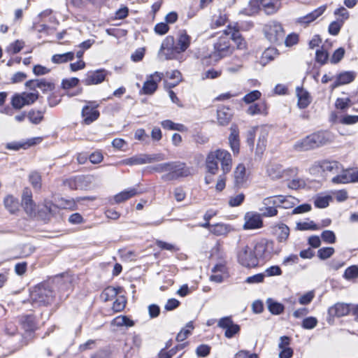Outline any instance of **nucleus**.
Returning <instances> with one entry per match:
<instances>
[{
    "label": "nucleus",
    "mask_w": 358,
    "mask_h": 358,
    "mask_svg": "<svg viewBox=\"0 0 358 358\" xmlns=\"http://www.w3.org/2000/svg\"><path fill=\"white\" fill-rule=\"evenodd\" d=\"M217 159H220L221 168L224 174L231 171L232 159L231 154L222 149H217L209 152L206 159V167L207 171L211 175H215L218 171Z\"/></svg>",
    "instance_id": "nucleus-1"
},
{
    "label": "nucleus",
    "mask_w": 358,
    "mask_h": 358,
    "mask_svg": "<svg viewBox=\"0 0 358 358\" xmlns=\"http://www.w3.org/2000/svg\"><path fill=\"white\" fill-rule=\"evenodd\" d=\"M334 136L329 131H319L313 133L296 141L294 145L295 150L299 152L315 149L331 143Z\"/></svg>",
    "instance_id": "nucleus-2"
},
{
    "label": "nucleus",
    "mask_w": 358,
    "mask_h": 358,
    "mask_svg": "<svg viewBox=\"0 0 358 358\" xmlns=\"http://www.w3.org/2000/svg\"><path fill=\"white\" fill-rule=\"evenodd\" d=\"M54 293L48 283H43L34 287L30 294L32 303L36 306H48L54 299Z\"/></svg>",
    "instance_id": "nucleus-3"
},
{
    "label": "nucleus",
    "mask_w": 358,
    "mask_h": 358,
    "mask_svg": "<svg viewBox=\"0 0 358 358\" xmlns=\"http://www.w3.org/2000/svg\"><path fill=\"white\" fill-rule=\"evenodd\" d=\"M191 43V37L187 34L185 31H181L179 33L177 43L175 47L174 40L173 37L169 36L162 42L160 48V52H164L166 50L170 51L173 49L178 53L185 52Z\"/></svg>",
    "instance_id": "nucleus-4"
},
{
    "label": "nucleus",
    "mask_w": 358,
    "mask_h": 358,
    "mask_svg": "<svg viewBox=\"0 0 358 358\" xmlns=\"http://www.w3.org/2000/svg\"><path fill=\"white\" fill-rule=\"evenodd\" d=\"M236 257L238 263L247 268L255 267L259 264L252 246L245 243L238 244L236 248Z\"/></svg>",
    "instance_id": "nucleus-5"
},
{
    "label": "nucleus",
    "mask_w": 358,
    "mask_h": 358,
    "mask_svg": "<svg viewBox=\"0 0 358 358\" xmlns=\"http://www.w3.org/2000/svg\"><path fill=\"white\" fill-rule=\"evenodd\" d=\"M230 41L229 34L224 33V30L213 45L214 50L212 57H215L216 60H219L231 55L233 53L234 47L231 46Z\"/></svg>",
    "instance_id": "nucleus-6"
},
{
    "label": "nucleus",
    "mask_w": 358,
    "mask_h": 358,
    "mask_svg": "<svg viewBox=\"0 0 358 358\" xmlns=\"http://www.w3.org/2000/svg\"><path fill=\"white\" fill-rule=\"evenodd\" d=\"M263 30L266 38L271 43L280 45L283 43L285 31L281 23L270 21L264 25Z\"/></svg>",
    "instance_id": "nucleus-7"
},
{
    "label": "nucleus",
    "mask_w": 358,
    "mask_h": 358,
    "mask_svg": "<svg viewBox=\"0 0 358 358\" xmlns=\"http://www.w3.org/2000/svg\"><path fill=\"white\" fill-rule=\"evenodd\" d=\"M165 159L164 154H139L134 155L130 158L126 159L123 161V164L127 165H142L145 164H150L153 162H160Z\"/></svg>",
    "instance_id": "nucleus-8"
},
{
    "label": "nucleus",
    "mask_w": 358,
    "mask_h": 358,
    "mask_svg": "<svg viewBox=\"0 0 358 358\" xmlns=\"http://www.w3.org/2000/svg\"><path fill=\"white\" fill-rule=\"evenodd\" d=\"M296 199L292 196L276 195L268 196L263 200V205H273L276 207L289 209L294 206Z\"/></svg>",
    "instance_id": "nucleus-9"
},
{
    "label": "nucleus",
    "mask_w": 358,
    "mask_h": 358,
    "mask_svg": "<svg viewBox=\"0 0 358 358\" xmlns=\"http://www.w3.org/2000/svg\"><path fill=\"white\" fill-rule=\"evenodd\" d=\"M169 173L162 176L164 180H173L190 175V171L185 164L181 162H171Z\"/></svg>",
    "instance_id": "nucleus-10"
},
{
    "label": "nucleus",
    "mask_w": 358,
    "mask_h": 358,
    "mask_svg": "<svg viewBox=\"0 0 358 358\" xmlns=\"http://www.w3.org/2000/svg\"><path fill=\"white\" fill-rule=\"evenodd\" d=\"M257 259H266L271 256L273 253H278V250H274V243L272 241L262 240L252 245Z\"/></svg>",
    "instance_id": "nucleus-11"
},
{
    "label": "nucleus",
    "mask_w": 358,
    "mask_h": 358,
    "mask_svg": "<svg viewBox=\"0 0 358 358\" xmlns=\"http://www.w3.org/2000/svg\"><path fill=\"white\" fill-rule=\"evenodd\" d=\"M164 76L163 73L155 71L150 74L147 80L143 83V87L140 91L141 94L151 95L155 93L158 87V83L162 80Z\"/></svg>",
    "instance_id": "nucleus-12"
},
{
    "label": "nucleus",
    "mask_w": 358,
    "mask_h": 358,
    "mask_svg": "<svg viewBox=\"0 0 358 358\" xmlns=\"http://www.w3.org/2000/svg\"><path fill=\"white\" fill-rule=\"evenodd\" d=\"M217 326L221 329H225L224 336L227 338H233L241 329L240 326L234 323L230 316L220 318Z\"/></svg>",
    "instance_id": "nucleus-13"
},
{
    "label": "nucleus",
    "mask_w": 358,
    "mask_h": 358,
    "mask_svg": "<svg viewBox=\"0 0 358 358\" xmlns=\"http://www.w3.org/2000/svg\"><path fill=\"white\" fill-rule=\"evenodd\" d=\"M89 105L83 108L81 115L83 118V122L85 124H90L99 117V112L96 110L98 104L95 101H88Z\"/></svg>",
    "instance_id": "nucleus-14"
},
{
    "label": "nucleus",
    "mask_w": 358,
    "mask_h": 358,
    "mask_svg": "<svg viewBox=\"0 0 358 358\" xmlns=\"http://www.w3.org/2000/svg\"><path fill=\"white\" fill-rule=\"evenodd\" d=\"M243 229L245 230L260 229L263 227L262 215L256 212H248L244 216Z\"/></svg>",
    "instance_id": "nucleus-15"
},
{
    "label": "nucleus",
    "mask_w": 358,
    "mask_h": 358,
    "mask_svg": "<svg viewBox=\"0 0 358 358\" xmlns=\"http://www.w3.org/2000/svg\"><path fill=\"white\" fill-rule=\"evenodd\" d=\"M25 86L31 91H36L39 88L43 92L52 91L55 86L54 84L44 78L29 80L26 82Z\"/></svg>",
    "instance_id": "nucleus-16"
},
{
    "label": "nucleus",
    "mask_w": 358,
    "mask_h": 358,
    "mask_svg": "<svg viewBox=\"0 0 358 358\" xmlns=\"http://www.w3.org/2000/svg\"><path fill=\"white\" fill-rule=\"evenodd\" d=\"M107 76V71L105 69H99L87 73L83 83L85 85H98L104 81Z\"/></svg>",
    "instance_id": "nucleus-17"
},
{
    "label": "nucleus",
    "mask_w": 358,
    "mask_h": 358,
    "mask_svg": "<svg viewBox=\"0 0 358 358\" xmlns=\"http://www.w3.org/2000/svg\"><path fill=\"white\" fill-rule=\"evenodd\" d=\"M327 9L326 5H322L311 13L303 16L298 17L295 20V22L301 26H307L310 22L315 21L317 17L321 16Z\"/></svg>",
    "instance_id": "nucleus-18"
},
{
    "label": "nucleus",
    "mask_w": 358,
    "mask_h": 358,
    "mask_svg": "<svg viewBox=\"0 0 358 358\" xmlns=\"http://www.w3.org/2000/svg\"><path fill=\"white\" fill-rule=\"evenodd\" d=\"M224 33L229 34L231 40H232L236 43V48L238 49L243 50L246 48L245 41L239 33V31L234 27L229 25L227 28L224 29Z\"/></svg>",
    "instance_id": "nucleus-19"
},
{
    "label": "nucleus",
    "mask_w": 358,
    "mask_h": 358,
    "mask_svg": "<svg viewBox=\"0 0 358 358\" xmlns=\"http://www.w3.org/2000/svg\"><path fill=\"white\" fill-rule=\"evenodd\" d=\"M350 305L344 303H337L330 307L328 313L331 317H343L350 313Z\"/></svg>",
    "instance_id": "nucleus-20"
},
{
    "label": "nucleus",
    "mask_w": 358,
    "mask_h": 358,
    "mask_svg": "<svg viewBox=\"0 0 358 358\" xmlns=\"http://www.w3.org/2000/svg\"><path fill=\"white\" fill-rule=\"evenodd\" d=\"M296 93L298 98V106L301 109L307 108L312 101L309 92L303 87H297L296 89Z\"/></svg>",
    "instance_id": "nucleus-21"
},
{
    "label": "nucleus",
    "mask_w": 358,
    "mask_h": 358,
    "mask_svg": "<svg viewBox=\"0 0 358 358\" xmlns=\"http://www.w3.org/2000/svg\"><path fill=\"white\" fill-rule=\"evenodd\" d=\"M229 142L234 154L239 152L240 141L239 132L236 127H231V134L229 136Z\"/></svg>",
    "instance_id": "nucleus-22"
},
{
    "label": "nucleus",
    "mask_w": 358,
    "mask_h": 358,
    "mask_svg": "<svg viewBox=\"0 0 358 358\" xmlns=\"http://www.w3.org/2000/svg\"><path fill=\"white\" fill-rule=\"evenodd\" d=\"M260 3L264 12L268 14H273L280 8V0H260Z\"/></svg>",
    "instance_id": "nucleus-23"
},
{
    "label": "nucleus",
    "mask_w": 358,
    "mask_h": 358,
    "mask_svg": "<svg viewBox=\"0 0 358 358\" xmlns=\"http://www.w3.org/2000/svg\"><path fill=\"white\" fill-rule=\"evenodd\" d=\"M139 193L140 192L138 191L137 188L131 187L117 194L115 196L114 199L115 203H119L128 200Z\"/></svg>",
    "instance_id": "nucleus-24"
},
{
    "label": "nucleus",
    "mask_w": 358,
    "mask_h": 358,
    "mask_svg": "<svg viewBox=\"0 0 358 358\" xmlns=\"http://www.w3.org/2000/svg\"><path fill=\"white\" fill-rule=\"evenodd\" d=\"M275 234L279 242H286L289 236V228L285 224H279L275 227Z\"/></svg>",
    "instance_id": "nucleus-25"
},
{
    "label": "nucleus",
    "mask_w": 358,
    "mask_h": 358,
    "mask_svg": "<svg viewBox=\"0 0 358 358\" xmlns=\"http://www.w3.org/2000/svg\"><path fill=\"white\" fill-rule=\"evenodd\" d=\"M235 184L238 187H241L246 181V169L243 164H239L234 171Z\"/></svg>",
    "instance_id": "nucleus-26"
},
{
    "label": "nucleus",
    "mask_w": 358,
    "mask_h": 358,
    "mask_svg": "<svg viewBox=\"0 0 358 358\" xmlns=\"http://www.w3.org/2000/svg\"><path fill=\"white\" fill-rule=\"evenodd\" d=\"M266 173L272 180L282 178V166L278 164H270L267 166Z\"/></svg>",
    "instance_id": "nucleus-27"
},
{
    "label": "nucleus",
    "mask_w": 358,
    "mask_h": 358,
    "mask_svg": "<svg viewBox=\"0 0 358 358\" xmlns=\"http://www.w3.org/2000/svg\"><path fill=\"white\" fill-rule=\"evenodd\" d=\"M320 168L324 172H330L333 173H338L341 169V164L336 161H322L320 165Z\"/></svg>",
    "instance_id": "nucleus-28"
},
{
    "label": "nucleus",
    "mask_w": 358,
    "mask_h": 358,
    "mask_svg": "<svg viewBox=\"0 0 358 358\" xmlns=\"http://www.w3.org/2000/svg\"><path fill=\"white\" fill-rule=\"evenodd\" d=\"M162 127L168 130L178 131L184 132L187 131V127L180 123H175L170 120H166L161 122Z\"/></svg>",
    "instance_id": "nucleus-29"
},
{
    "label": "nucleus",
    "mask_w": 358,
    "mask_h": 358,
    "mask_svg": "<svg viewBox=\"0 0 358 358\" xmlns=\"http://www.w3.org/2000/svg\"><path fill=\"white\" fill-rule=\"evenodd\" d=\"M230 225L223 223H217L212 225L210 231L215 236H225L230 231Z\"/></svg>",
    "instance_id": "nucleus-30"
},
{
    "label": "nucleus",
    "mask_w": 358,
    "mask_h": 358,
    "mask_svg": "<svg viewBox=\"0 0 358 358\" xmlns=\"http://www.w3.org/2000/svg\"><path fill=\"white\" fill-rule=\"evenodd\" d=\"M217 121L221 125L227 124L231 117L230 110L228 108H221L217 111Z\"/></svg>",
    "instance_id": "nucleus-31"
},
{
    "label": "nucleus",
    "mask_w": 358,
    "mask_h": 358,
    "mask_svg": "<svg viewBox=\"0 0 358 358\" xmlns=\"http://www.w3.org/2000/svg\"><path fill=\"white\" fill-rule=\"evenodd\" d=\"M266 304L268 310L273 315H280L284 311V306L280 303L273 301L272 299H268Z\"/></svg>",
    "instance_id": "nucleus-32"
},
{
    "label": "nucleus",
    "mask_w": 358,
    "mask_h": 358,
    "mask_svg": "<svg viewBox=\"0 0 358 358\" xmlns=\"http://www.w3.org/2000/svg\"><path fill=\"white\" fill-rule=\"evenodd\" d=\"M267 142V134L264 131H261L259 134L257 148H256V155L258 156H261L264 150H266Z\"/></svg>",
    "instance_id": "nucleus-33"
},
{
    "label": "nucleus",
    "mask_w": 358,
    "mask_h": 358,
    "mask_svg": "<svg viewBox=\"0 0 358 358\" xmlns=\"http://www.w3.org/2000/svg\"><path fill=\"white\" fill-rule=\"evenodd\" d=\"M6 208L11 213H15L19 208V202L13 196L8 195L4 199Z\"/></svg>",
    "instance_id": "nucleus-34"
},
{
    "label": "nucleus",
    "mask_w": 358,
    "mask_h": 358,
    "mask_svg": "<svg viewBox=\"0 0 358 358\" xmlns=\"http://www.w3.org/2000/svg\"><path fill=\"white\" fill-rule=\"evenodd\" d=\"M74 52H68L63 54H56L52 57V62L55 64H62L73 60Z\"/></svg>",
    "instance_id": "nucleus-35"
},
{
    "label": "nucleus",
    "mask_w": 358,
    "mask_h": 358,
    "mask_svg": "<svg viewBox=\"0 0 358 358\" xmlns=\"http://www.w3.org/2000/svg\"><path fill=\"white\" fill-rule=\"evenodd\" d=\"M120 287H108L101 293V298L104 301L112 300L120 293Z\"/></svg>",
    "instance_id": "nucleus-36"
},
{
    "label": "nucleus",
    "mask_w": 358,
    "mask_h": 358,
    "mask_svg": "<svg viewBox=\"0 0 358 358\" xmlns=\"http://www.w3.org/2000/svg\"><path fill=\"white\" fill-rule=\"evenodd\" d=\"M21 324L26 331H33L36 328L35 318L33 315H24L20 319Z\"/></svg>",
    "instance_id": "nucleus-37"
},
{
    "label": "nucleus",
    "mask_w": 358,
    "mask_h": 358,
    "mask_svg": "<svg viewBox=\"0 0 358 358\" xmlns=\"http://www.w3.org/2000/svg\"><path fill=\"white\" fill-rule=\"evenodd\" d=\"M357 73L355 71H344L339 73L336 77L338 78L340 83L347 85L355 79Z\"/></svg>",
    "instance_id": "nucleus-38"
},
{
    "label": "nucleus",
    "mask_w": 358,
    "mask_h": 358,
    "mask_svg": "<svg viewBox=\"0 0 358 358\" xmlns=\"http://www.w3.org/2000/svg\"><path fill=\"white\" fill-rule=\"evenodd\" d=\"M113 324L117 327H123L126 326L128 327H133L134 325V322L133 320H130L129 317L124 315H120L115 317L113 321Z\"/></svg>",
    "instance_id": "nucleus-39"
},
{
    "label": "nucleus",
    "mask_w": 358,
    "mask_h": 358,
    "mask_svg": "<svg viewBox=\"0 0 358 358\" xmlns=\"http://www.w3.org/2000/svg\"><path fill=\"white\" fill-rule=\"evenodd\" d=\"M29 181L34 188L40 189L41 187V176L37 171H31L29 176Z\"/></svg>",
    "instance_id": "nucleus-40"
},
{
    "label": "nucleus",
    "mask_w": 358,
    "mask_h": 358,
    "mask_svg": "<svg viewBox=\"0 0 358 358\" xmlns=\"http://www.w3.org/2000/svg\"><path fill=\"white\" fill-rule=\"evenodd\" d=\"M264 110L265 105L264 103H254L248 107L247 113L250 115H255L263 113Z\"/></svg>",
    "instance_id": "nucleus-41"
},
{
    "label": "nucleus",
    "mask_w": 358,
    "mask_h": 358,
    "mask_svg": "<svg viewBox=\"0 0 358 358\" xmlns=\"http://www.w3.org/2000/svg\"><path fill=\"white\" fill-rule=\"evenodd\" d=\"M331 199V198L329 196H317L314 201L315 206L318 208H327Z\"/></svg>",
    "instance_id": "nucleus-42"
},
{
    "label": "nucleus",
    "mask_w": 358,
    "mask_h": 358,
    "mask_svg": "<svg viewBox=\"0 0 358 358\" xmlns=\"http://www.w3.org/2000/svg\"><path fill=\"white\" fill-rule=\"evenodd\" d=\"M194 329L192 322H189L185 328L182 329L177 335L176 339L178 341H183L186 339L189 334H190L191 330Z\"/></svg>",
    "instance_id": "nucleus-43"
},
{
    "label": "nucleus",
    "mask_w": 358,
    "mask_h": 358,
    "mask_svg": "<svg viewBox=\"0 0 358 358\" xmlns=\"http://www.w3.org/2000/svg\"><path fill=\"white\" fill-rule=\"evenodd\" d=\"M264 206L260 208L262 215L264 217H273L278 214L276 206L273 205H264Z\"/></svg>",
    "instance_id": "nucleus-44"
},
{
    "label": "nucleus",
    "mask_w": 358,
    "mask_h": 358,
    "mask_svg": "<svg viewBox=\"0 0 358 358\" xmlns=\"http://www.w3.org/2000/svg\"><path fill=\"white\" fill-rule=\"evenodd\" d=\"M334 15L337 16L339 22H342V23L344 22L346 20H348L350 17V13L348 11V10L343 7L341 6L336 9L334 12Z\"/></svg>",
    "instance_id": "nucleus-45"
},
{
    "label": "nucleus",
    "mask_w": 358,
    "mask_h": 358,
    "mask_svg": "<svg viewBox=\"0 0 358 358\" xmlns=\"http://www.w3.org/2000/svg\"><path fill=\"white\" fill-rule=\"evenodd\" d=\"M261 6L260 0H250L249 1L248 8H245L247 15H252L258 12Z\"/></svg>",
    "instance_id": "nucleus-46"
},
{
    "label": "nucleus",
    "mask_w": 358,
    "mask_h": 358,
    "mask_svg": "<svg viewBox=\"0 0 358 358\" xmlns=\"http://www.w3.org/2000/svg\"><path fill=\"white\" fill-rule=\"evenodd\" d=\"M331 181L332 182L336 184H345L350 182L349 171H343L341 174L337 175L336 176L334 177Z\"/></svg>",
    "instance_id": "nucleus-47"
},
{
    "label": "nucleus",
    "mask_w": 358,
    "mask_h": 358,
    "mask_svg": "<svg viewBox=\"0 0 358 358\" xmlns=\"http://www.w3.org/2000/svg\"><path fill=\"white\" fill-rule=\"evenodd\" d=\"M22 96L24 101L26 105H30L34 103L38 98V91H33L32 92H22Z\"/></svg>",
    "instance_id": "nucleus-48"
},
{
    "label": "nucleus",
    "mask_w": 358,
    "mask_h": 358,
    "mask_svg": "<svg viewBox=\"0 0 358 358\" xmlns=\"http://www.w3.org/2000/svg\"><path fill=\"white\" fill-rule=\"evenodd\" d=\"M343 277L346 280H352L358 277V266H351L347 268L344 272Z\"/></svg>",
    "instance_id": "nucleus-49"
},
{
    "label": "nucleus",
    "mask_w": 358,
    "mask_h": 358,
    "mask_svg": "<svg viewBox=\"0 0 358 358\" xmlns=\"http://www.w3.org/2000/svg\"><path fill=\"white\" fill-rule=\"evenodd\" d=\"M351 105L352 101L350 98H338L335 103L336 108L342 110L348 108Z\"/></svg>",
    "instance_id": "nucleus-50"
},
{
    "label": "nucleus",
    "mask_w": 358,
    "mask_h": 358,
    "mask_svg": "<svg viewBox=\"0 0 358 358\" xmlns=\"http://www.w3.org/2000/svg\"><path fill=\"white\" fill-rule=\"evenodd\" d=\"M226 22L227 16L225 15L220 14L217 16H213L210 26L212 28L215 29L224 25Z\"/></svg>",
    "instance_id": "nucleus-51"
},
{
    "label": "nucleus",
    "mask_w": 358,
    "mask_h": 358,
    "mask_svg": "<svg viewBox=\"0 0 358 358\" xmlns=\"http://www.w3.org/2000/svg\"><path fill=\"white\" fill-rule=\"evenodd\" d=\"M334 253V249L331 247L320 248L317 251V256L321 259H327Z\"/></svg>",
    "instance_id": "nucleus-52"
},
{
    "label": "nucleus",
    "mask_w": 358,
    "mask_h": 358,
    "mask_svg": "<svg viewBox=\"0 0 358 358\" xmlns=\"http://www.w3.org/2000/svg\"><path fill=\"white\" fill-rule=\"evenodd\" d=\"M156 245L162 250H166L171 252H176L179 250V248L176 245L166 243L160 240L156 241Z\"/></svg>",
    "instance_id": "nucleus-53"
},
{
    "label": "nucleus",
    "mask_w": 358,
    "mask_h": 358,
    "mask_svg": "<svg viewBox=\"0 0 358 358\" xmlns=\"http://www.w3.org/2000/svg\"><path fill=\"white\" fill-rule=\"evenodd\" d=\"M28 117L31 122L37 124H39L43 118V115L41 111L31 110L28 113Z\"/></svg>",
    "instance_id": "nucleus-54"
},
{
    "label": "nucleus",
    "mask_w": 358,
    "mask_h": 358,
    "mask_svg": "<svg viewBox=\"0 0 358 358\" xmlns=\"http://www.w3.org/2000/svg\"><path fill=\"white\" fill-rule=\"evenodd\" d=\"M261 96V92L258 90H253L250 93L245 94L243 100L246 103H251L259 99Z\"/></svg>",
    "instance_id": "nucleus-55"
},
{
    "label": "nucleus",
    "mask_w": 358,
    "mask_h": 358,
    "mask_svg": "<svg viewBox=\"0 0 358 358\" xmlns=\"http://www.w3.org/2000/svg\"><path fill=\"white\" fill-rule=\"evenodd\" d=\"M11 103L13 108L20 109L25 106L22 94H15L11 100Z\"/></svg>",
    "instance_id": "nucleus-56"
},
{
    "label": "nucleus",
    "mask_w": 358,
    "mask_h": 358,
    "mask_svg": "<svg viewBox=\"0 0 358 358\" xmlns=\"http://www.w3.org/2000/svg\"><path fill=\"white\" fill-rule=\"evenodd\" d=\"M296 228L299 230H317L319 227L314 223L313 221L303 222L297 223Z\"/></svg>",
    "instance_id": "nucleus-57"
},
{
    "label": "nucleus",
    "mask_w": 358,
    "mask_h": 358,
    "mask_svg": "<svg viewBox=\"0 0 358 358\" xmlns=\"http://www.w3.org/2000/svg\"><path fill=\"white\" fill-rule=\"evenodd\" d=\"M345 52V49L343 48H339L336 49L334 52V53L330 59L331 63V64L338 63L344 57Z\"/></svg>",
    "instance_id": "nucleus-58"
},
{
    "label": "nucleus",
    "mask_w": 358,
    "mask_h": 358,
    "mask_svg": "<svg viewBox=\"0 0 358 358\" xmlns=\"http://www.w3.org/2000/svg\"><path fill=\"white\" fill-rule=\"evenodd\" d=\"M317 324V320L315 317H308L305 318L302 322V327L306 329H312Z\"/></svg>",
    "instance_id": "nucleus-59"
},
{
    "label": "nucleus",
    "mask_w": 358,
    "mask_h": 358,
    "mask_svg": "<svg viewBox=\"0 0 358 358\" xmlns=\"http://www.w3.org/2000/svg\"><path fill=\"white\" fill-rule=\"evenodd\" d=\"M343 24V23H342V22H339L338 20L331 22L328 28L329 33L333 36L338 35Z\"/></svg>",
    "instance_id": "nucleus-60"
},
{
    "label": "nucleus",
    "mask_w": 358,
    "mask_h": 358,
    "mask_svg": "<svg viewBox=\"0 0 358 358\" xmlns=\"http://www.w3.org/2000/svg\"><path fill=\"white\" fill-rule=\"evenodd\" d=\"M358 122V115H344L341 116L338 120V123L343 124H353Z\"/></svg>",
    "instance_id": "nucleus-61"
},
{
    "label": "nucleus",
    "mask_w": 358,
    "mask_h": 358,
    "mask_svg": "<svg viewBox=\"0 0 358 358\" xmlns=\"http://www.w3.org/2000/svg\"><path fill=\"white\" fill-rule=\"evenodd\" d=\"M298 173V169L296 167H291L287 169L282 168V178L285 180H289L292 178L296 176Z\"/></svg>",
    "instance_id": "nucleus-62"
},
{
    "label": "nucleus",
    "mask_w": 358,
    "mask_h": 358,
    "mask_svg": "<svg viewBox=\"0 0 358 358\" xmlns=\"http://www.w3.org/2000/svg\"><path fill=\"white\" fill-rule=\"evenodd\" d=\"M80 80L77 78H71L68 79H64L62 82V87L64 90H69L72 87L77 86Z\"/></svg>",
    "instance_id": "nucleus-63"
},
{
    "label": "nucleus",
    "mask_w": 358,
    "mask_h": 358,
    "mask_svg": "<svg viewBox=\"0 0 358 358\" xmlns=\"http://www.w3.org/2000/svg\"><path fill=\"white\" fill-rule=\"evenodd\" d=\"M299 41V36L295 33L287 35L283 40V42L287 47H291L296 45Z\"/></svg>",
    "instance_id": "nucleus-64"
}]
</instances>
